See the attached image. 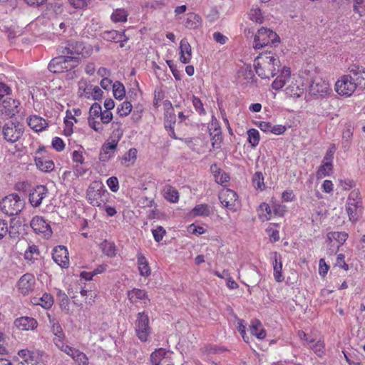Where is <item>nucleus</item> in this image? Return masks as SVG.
I'll use <instances>...</instances> for the list:
<instances>
[{
  "instance_id": "64",
  "label": "nucleus",
  "mask_w": 365,
  "mask_h": 365,
  "mask_svg": "<svg viewBox=\"0 0 365 365\" xmlns=\"http://www.w3.org/2000/svg\"><path fill=\"white\" fill-rule=\"evenodd\" d=\"M101 121L103 124H108L110 122H111L113 119V114L110 112V110H105L104 111L102 110V114L100 115Z\"/></svg>"
},
{
  "instance_id": "41",
  "label": "nucleus",
  "mask_w": 365,
  "mask_h": 365,
  "mask_svg": "<svg viewBox=\"0 0 365 365\" xmlns=\"http://www.w3.org/2000/svg\"><path fill=\"white\" fill-rule=\"evenodd\" d=\"M101 248L102 252L108 257H112L115 256V246L114 243L104 240L101 244Z\"/></svg>"
},
{
  "instance_id": "4",
  "label": "nucleus",
  "mask_w": 365,
  "mask_h": 365,
  "mask_svg": "<svg viewBox=\"0 0 365 365\" xmlns=\"http://www.w3.org/2000/svg\"><path fill=\"white\" fill-rule=\"evenodd\" d=\"M86 197L91 205L101 207L108 202L109 192L101 182H93L87 190Z\"/></svg>"
},
{
  "instance_id": "35",
  "label": "nucleus",
  "mask_w": 365,
  "mask_h": 365,
  "mask_svg": "<svg viewBox=\"0 0 365 365\" xmlns=\"http://www.w3.org/2000/svg\"><path fill=\"white\" fill-rule=\"evenodd\" d=\"M190 214L193 217L203 216L207 217L211 214L210 207L207 204H200L194 207L191 210Z\"/></svg>"
},
{
  "instance_id": "48",
  "label": "nucleus",
  "mask_w": 365,
  "mask_h": 365,
  "mask_svg": "<svg viewBox=\"0 0 365 365\" xmlns=\"http://www.w3.org/2000/svg\"><path fill=\"white\" fill-rule=\"evenodd\" d=\"M132 104L129 101L123 102L117 108L120 116H127L132 110Z\"/></svg>"
},
{
  "instance_id": "2",
  "label": "nucleus",
  "mask_w": 365,
  "mask_h": 365,
  "mask_svg": "<svg viewBox=\"0 0 365 365\" xmlns=\"http://www.w3.org/2000/svg\"><path fill=\"white\" fill-rule=\"evenodd\" d=\"M58 51L67 58L72 56L76 58V61H72L78 65L82 58H86L91 55L92 48L90 46H86L83 42L71 40L61 46Z\"/></svg>"
},
{
  "instance_id": "58",
  "label": "nucleus",
  "mask_w": 365,
  "mask_h": 365,
  "mask_svg": "<svg viewBox=\"0 0 365 365\" xmlns=\"http://www.w3.org/2000/svg\"><path fill=\"white\" fill-rule=\"evenodd\" d=\"M250 19L256 23L261 24L263 20L262 11L259 8L252 9L250 13Z\"/></svg>"
},
{
  "instance_id": "14",
  "label": "nucleus",
  "mask_w": 365,
  "mask_h": 365,
  "mask_svg": "<svg viewBox=\"0 0 365 365\" xmlns=\"http://www.w3.org/2000/svg\"><path fill=\"white\" fill-rule=\"evenodd\" d=\"M52 258L62 268H66L69 264V257L67 248L59 245L53 248Z\"/></svg>"
},
{
  "instance_id": "13",
  "label": "nucleus",
  "mask_w": 365,
  "mask_h": 365,
  "mask_svg": "<svg viewBox=\"0 0 365 365\" xmlns=\"http://www.w3.org/2000/svg\"><path fill=\"white\" fill-rule=\"evenodd\" d=\"M44 146L39 147L36 151L35 163L36 167L43 172H51L54 169L53 162L44 155H41L45 152Z\"/></svg>"
},
{
  "instance_id": "20",
  "label": "nucleus",
  "mask_w": 365,
  "mask_h": 365,
  "mask_svg": "<svg viewBox=\"0 0 365 365\" xmlns=\"http://www.w3.org/2000/svg\"><path fill=\"white\" fill-rule=\"evenodd\" d=\"M346 212L349 215V220L352 222H356L361 217L363 212L362 202H346Z\"/></svg>"
},
{
  "instance_id": "32",
  "label": "nucleus",
  "mask_w": 365,
  "mask_h": 365,
  "mask_svg": "<svg viewBox=\"0 0 365 365\" xmlns=\"http://www.w3.org/2000/svg\"><path fill=\"white\" fill-rule=\"evenodd\" d=\"M347 237L348 235L345 232H330L327 234V240L330 244L334 240L338 243L336 245L337 249L345 242Z\"/></svg>"
},
{
  "instance_id": "3",
  "label": "nucleus",
  "mask_w": 365,
  "mask_h": 365,
  "mask_svg": "<svg viewBox=\"0 0 365 365\" xmlns=\"http://www.w3.org/2000/svg\"><path fill=\"white\" fill-rule=\"evenodd\" d=\"M76 58H67L66 56H61L53 58L48 63V70L55 73H61L66 72L67 79H73L77 76L76 71L73 69L78 66L72 61H76Z\"/></svg>"
},
{
  "instance_id": "37",
  "label": "nucleus",
  "mask_w": 365,
  "mask_h": 365,
  "mask_svg": "<svg viewBox=\"0 0 365 365\" xmlns=\"http://www.w3.org/2000/svg\"><path fill=\"white\" fill-rule=\"evenodd\" d=\"M128 16V13L124 9H117L113 12L110 19L115 23L125 22L127 21Z\"/></svg>"
},
{
  "instance_id": "42",
  "label": "nucleus",
  "mask_w": 365,
  "mask_h": 365,
  "mask_svg": "<svg viewBox=\"0 0 365 365\" xmlns=\"http://www.w3.org/2000/svg\"><path fill=\"white\" fill-rule=\"evenodd\" d=\"M259 133L257 129L251 128L247 130V140L252 148H255L259 142Z\"/></svg>"
},
{
  "instance_id": "6",
  "label": "nucleus",
  "mask_w": 365,
  "mask_h": 365,
  "mask_svg": "<svg viewBox=\"0 0 365 365\" xmlns=\"http://www.w3.org/2000/svg\"><path fill=\"white\" fill-rule=\"evenodd\" d=\"M25 202L19 195L13 193L4 197L0 202L1 210L9 216L18 215L24 208Z\"/></svg>"
},
{
  "instance_id": "49",
  "label": "nucleus",
  "mask_w": 365,
  "mask_h": 365,
  "mask_svg": "<svg viewBox=\"0 0 365 365\" xmlns=\"http://www.w3.org/2000/svg\"><path fill=\"white\" fill-rule=\"evenodd\" d=\"M254 187L262 190L264 187V177L261 172H256L252 177Z\"/></svg>"
},
{
  "instance_id": "8",
  "label": "nucleus",
  "mask_w": 365,
  "mask_h": 365,
  "mask_svg": "<svg viewBox=\"0 0 365 365\" xmlns=\"http://www.w3.org/2000/svg\"><path fill=\"white\" fill-rule=\"evenodd\" d=\"M137 336L141 341H146L150 334L149 318L144 312H139L135 323Z\"/></svg>"
},
{
  "instance_id": "54",
  "label": "nucleus",
  "mask_w": 365,
  "mask_h": 365,
  "mask_svg": "<svg viewBox=\"0 0 365 365\" xmlns=\"http://www.w3.org/2000/svg\"><path fill=\"white\" fill-rule=\"evenodd\" d=\"M92 87H93L92 85L87 84V83L85 81L80 82L79 83V89H78L79 90L78 91L79 96H85L86 97L89 98L88 95L91 92Z\"/></svg>"
},
{
  "instance_id": "19",
  "label": "nucleus",
  "mask_w": 365,
  "mask_h": 365,
  "mask_svg": "<svg viewBox=\"0 0 365 365\" xmlns=\"http://www.w3.org/2000/svg\"><path fill=\"white\" fill-rule=\"evenodd\" d=\"M48 189L45 185H38L29 194V202L34 207H38L46 197Z\"/></svg>"
},
{
  "instance_id": "34",
  "label": "nucleus",
  "mask_w": 365,
  "mask_h": 365,
  "mask_svg": "<svg viewBox=\"0 0 365 365\" xmlns=\"http://www.w3.org/2000/svg\"><path fill=\"white\" fill-rule=\"evenodd\" d=\"M48 318L49 322L51 324V331L55 336L53 338L54 344H56L57 339L63 340L65 335L60 324L55 319H51L50 316H48Z\"/></svg>"
},
{
  "instance_id": "23",
  "label": "nucleus",
  "mask_w": 365,
  "mask_h": 365,
  "mask_svg": "<svg viewBox=\"0 0 365 365\" xmlns=\"http://www.w3.org/2000/svg\"><path fill=\"white\" fill-rule=\"evenodd\" d=\"M116 149L117 147L113 144L112 145L106 141L101 148L98 156L99 160L103 163L108 162L113 158Z\"/></svg>"
},
{
  "instance_id": "25",
  "label": "nucleus",
  "mask_w": 365,
  "mask_h": 365,
  "mask_svg": "<svg viewBox=\"0 0 365 365\" xmlns=\"http://www.w3.org/2000/svg\"><path fill=\"white\" fill-rule=\"evenodd\" d=\"M15 326L22 330H29L35 329L37 325V321L32 317H22L14 321Z\"/></svg>"
},
{
  "instance_id": "30",
  "label": "nucleus",
  "mask_w": 365,
  "mask_h": 365,
  "mask_svg": "<svg viewBox=\"0 0 365 365\" xmlns=\"http://www.w3.org/2000/svg\"><path fill=\"white\" fill-rule=\"evenodd\" d=\"M354 127L351 123H346L345 128L342 133L341 145L343 149L346 151L349 149L351 144Z\"/></svg>"
},
{
  "instance_id": "44",
  "label": "nucleus",
  "mask_w": 365,
  "mask_h": 365,
  "mask_svg": "<svg viewBox=\"0 0 365 365\" xmlns=\"http://www.w3.org/2000/svg\"><path fill=\"white\" fill-rule=\"evenodd\" d=\"M55 344L59 349H61L62 351H63L68 356H71L72 358L73 357L77 350L68 345L65 344L63 340H61L59 339H57V341H56Z\"/></svg>"
},
{
  "instance_id": "59",
  "label": "nucleus",
  "mask_w": 365,
  "mask_h": 365,
  "mask_svg": "<svg viewBox=\"0 0 365 365\" xmlns=\"http://www.w3.org/2000/svg\"><path fill=\"white\" fill-rule=\"evenodd\" d=\"M73 359L79 364L88 365V358L84 353L79 350H76Z\"/></svg>"
},
{
  "instance_id": "57",
  "label": "nucleus",
  "mask_w": 365,
  "mask_h": 365,
  "mask_svg": "<svg viewBox=\"0 0 365 365\" xmlns=\"http://www.w3.org/2000/svg\"><path fill=\"white\" fill-rule=\"evenodd\" d=\"M354 12L359 14L360 16H365V0H355L354 4Z\"/></svg>"
},
{
  "instance_id": "63",
  "label": "nucleus",
  "mask_w": 365,
  "mask_h": 365,
  "mask_svg": "<svg viewBox=\"0 0 365 365\" xmlns=\"http://www.w3.org/2000/svg\"><path fill=\"white\" fill-rule=\"evenodd\" d=\"M52 147L57 151H62L65 148L63 140L58 137H55L52 140Z\"/></svg>"
},
{
  "instance_id": "1",
  "label": "nucleus",
  "mask_w": 365,
  "mask_h": 365,
  "mask_svg": "<svg viewBox=\"0 0 365 365\" xmlns=\"http://www.w3.org/2000/svg\"><path fill=\"white\" fill-rule=\"evenodd\" d=\"M257 74L262 78H269L276 76L280 69V61L271 51L266 50L259 53L255 60Z\"/></svg>"
},
{
  "instance_id": "38",
  "label": "nucleus",
  "mask_w": 365,
  "mask_h": 365,
  "mask_svg": "<svg viewBox=\"0 0 365 365\" xmlns=\"http://www.w3.org/2000/svg\"><path fill=\"white\" fill-rule=\"evenodd\" d=\"M166 351L165 349L162 348L155 349V351L150 354V360L151 364L153 365H160L162 359H164Z\"/></svg>"
},
{
  "instance_id": "27",
  "label": "nucleus",
  "mask_w": 365,
  "mask_h": 365,
  "mask_svg": "<svg viewBox=\"0 0 365 365\" xmlns=\"http://www.w3.org/2000/svg\"><path fill=\"white\" fill-rule=\"evenodd\" d=\"M180 60L182 63H188L192 57V50L190 43L186 38L181 40L180 43Z\"/></svg>"
},
{
  "instance_id": "21",
  "label": "nucleus",
  "mask_w": 365,
  "mask_h": 365,
  "mask_svg": "<svg viewBox=\"0 0 365 365\" xmlns=\"http://www.w3.org/2000/svg\"><path fill=\"white\" fill-rule=\"evenodd\" d=\"M102 37L108 41L120 42V47H123V42L127 41L128 39L125 34V31L122 32L115 30L106 31L102 34Z\"/></svg>"
},
{
  "instance_id": "47",
  "label": "nucleus",
  "mask_w": 365,
  "mask_h": 365,
  "mask_svg": "<svg viewBox=\"0 0 365 365\" xmlns=\"http://www.w3.org/2000/svg\"><path fill=\"white\" fill-rule=\"evenodd\" d=\"M113 95L116 99H121L125 94V87L119 81H115L113 85Z\"/></svg>"
},
{
  "instance_id": "26",
  "label": "nucleus",
  "mask_w": 365,
  "mask_h": 365,
  "mask_svg": "<svg viewBox=\"0 0 365 365\" xmlns=\"http://www.w3.org/2000/svg\"><path fill=\"white\" fill-rule=\"evenodd\" d=\"M184 25L188 29H197L202 26V18L195 13H188L184 19Z\"/></svg>"
},
{
  "instance_id": "51",
  "label": "nucleus",
  "mask_w": 365,
  "mask_h": 365,
  "mask_svg": "<svg viewBox=\"0 0 365 365\" xmlns=\"http://www.w3.org/2000/svg\"><path fill=\"white\" fill-rule=\"evenodd\" d=\"M308 344L309 345V347L318 355L320 356L323 353L324 346L322 341H314V340L310 339Z\"/></svg>"
},
{
  "instance_id": "43",
  "label": "nucleus",
  "mask_w": 365,
  "mask_h": 365,
  "mask_svg": "<svg viewBox=\"0 0 365 365\" xmlns=\"http://www.w3.org/2000/svg\"><path fill=\"white\" fill-rule=\"evenodd\" d=\"M304 89L299 86L298 85L294 84L292 83V84L289 85L286 89L285 92L286 94L290 97H299L303 93Z\"/></svg>"
},
{
  "instance_id": "39",
  "label": "nucleus",
  "mask_w": 365,
  "mask_h": 365,
  "mask_svg": "<svg viewBox=\"0 0 365 365\" xmlns=\"http://www.w3.org/2000/svg\"><path fill=\"white\" fill-rule=\"evenodd\" d=\"M40 252L38 248L36 245L29 246L28 250L25 252L24 258L26 260L31 262L33 263L34 259H37L39 256Z\"/></svg>"
},
{
  "instance_id": "29",
  "label": "nucleus",
  "mask_w": 365,
  "mask_h": 365,
  "mask_svg": "<svg viewBox=\"0 0 365 365\" xmlns=\"http://www.w3.org/2000/svg\"><path fill=\"white\" fill-rule=\"evenodd\" d=\"M139 273L142 277H148L151 274L150 267L145 257L140 252L137 255Z\"/></svg>"
},
{
  "instance_id": "50",
  "label": "nucleus",
  "mask_w": 365,
  "mask_h": 365,
  "mask_svg": "<svg viewBox=\"0 0 365 365\" xmlns=\"http://www.w3.org/2000/svg\"><path fill=\"white\" fill-rule=\"evenodd\" d=\"M101 114H102V108L101 105L98 103H94L89 109V116L88 118L96 119V118L100 117Z\"/></svg>"
},
{
  "instance_id": "28",
  "label": "nucleus",
  "mask_w": 365,
  "mask_h": 365,
  "mask_svg": "<svg viewBox=\"0 0 365 365\" xmlns=\"http://www.w3.org/2000/svg\"><path fill=\"white\" fill-rule=\"evenodd\" d=\"M290 77V68L284 67L281 74L279 75L276 79L272 82V87L273 89L277 91L282 88L286 83L287 81Z\"/></svg>"
},
{
  "instance_id": "15",
  "label": "nucleus",
  "mask_w": 365,
  "mask_h": 365,
  "mask_svg": "<svg viewBox=\"0 0 365 365\" xmlns=\"http://www.w3.org/2000/svg\"><path fill=\"white\" fill-rule=\"evenodd\" d=\"M349 74L356 88L361 90L365 88V68L363 66L353 65L349 68Z\"/></svg>"
},
{
  "instance_id": "40",
  "label": "nucleus",
  "mask_w": 365,
  "mask_h": 365,
  "mask_svg": "<svg viewBox=\"0 0 365 365\" xmlns=\"http://www.w3.org/2000/svg\"><path fill=\"white\" fill-rule=\"evenodd\" d=\"M332 170V162L322 160V165L319 166L317 171V177L322 178L327 175H329Z\"/></svg>"
},
{
  "instance_id": "18",
  "label": "nucleus",
  "mask_w": 365,
  "mask_h": 365,
  "mask_svg": "<svg viewBox=\"0 0 365 365\" xmlns=\"http://www.w3.org/2000/svg\"><path fill=\"white\" fill-rule=\"evenodd\" d=\"M251 66L240 68L237 71V81L242 85L253 84L256 81Z\"/></svg>"
},
{
  "instance_id": "55",
  "label": "nucleus",
  "mask_w": 365,
  "mask_h": 365,
  "mask_svg": "<svg viewBox=\"0 0 365 365\" xmlns=\"http://www.w3.org/2000/svg\"><path fill=\"white\" fill-rule=\"evenodd\" d=\"M67 26L65 22H59L58 20L52 23V28L54 33L58 35L63 34L66 31Z\"/></svg>"
},
{
  "instance_id": "60",
  "label": "nucleus",
  "mask_w": 365,
  "mask_h": 365,
  "mask_svg": "<svg viewBox=\"0 0 365 365\" xmlns=\"http://www.w3.org/2000/svg\"><path fill=\"white\" fill-rule=\"evenodd\" d=\"M152 233L155 240L157 242H160L163 240L166 232L162 226H158L155 229L152 230Z\"/></svg>"
},
{
  "instance_id": "36",
  "label": "nucleus",
  "mask_w": 365,
  "mask_h": 365,
  "mask_svg": "<svg viewBox=\"0 0 365 365\" xmlns=\"http://www.w3.org/2000/svg\"><path fill=\"white\" fill-rule=\"evenodd\" d=\"M53 303V299L52 296L46 293L38 299H34V304H38L45 309H49L50 307H51Z\"/></svg>"
},
{
  "instance_id": "5",
  "label": "nucleus",
  "mask_w": 365,
  "mask_h": 365,
  "mask_svg": "<svg viewBox=\"0 0 365 365\" xmlns=\"http://www.w3.org/2000/svg\"><path fill=\"white\" fill-rule=\"evenodd\" d=\"M279 36L273 31L262 27L255 36L253 47L259 49L265 47L277 46L279 43Z\"/></svg>"
},
{
  "instance_id": "33",
  "label": "nucleus",
  "mask_w": 365,
  "mask_h": 365,
  "mask_svg": "<svg viewBox=\"0 0 365 365\" xmlns=\"http://www.w3.org/2000/svg\"><path fill=\"white\" fill-rule=\"evenodd\" d=\"M250 331L252 335L256 336L259 339H263L266 336L265 330L262 327V323L258 320L252 322Z\"/></svg>"
},
{
  "instance_id": "56",
  "label": "nucleus",
  "mask_w": 365,
  "mask_h": 365,
  "mask_svg": "<svg viewBox=\"0 0 365 365\" xmlns=\"http://www.w3.org/2000/svg\"><path fill=\"white\" fill-rule=\"evenodd\" d=\"M211 136V141H212V146L213 148H219L220 147V144L222 140V132L218 131L216 133H213L212 131H211V133L210 134Z\"/></svg>"
},
{
  "instance_id": "12",
  "label": "nucleus",
  "mask_w": 365,
  "mask_h": 365,
  "mask_svg": "<svg viewBox=\"0 0 365 365\" xmlns=\"http://www.w3.org/2000/svg\"><path fill=\"white\" fill-rule=\"evenodd\" d=\"M30 226L36 234L43 235L46 237H49L52 234L50 225L41 216L34 217L30 222Z\"/></svg>"
},
{
  "instance_id": "17",
  "label": "nucleus",
  "mask_w": 365,
  "mask_h": 365,
  "mask_svg": "<svg viewBox=\"0 0 365 365\" xmlns=\"http://www.w3.org/2000/svg\"><path fill=\"white\" fill-rule=\"evenodd\" d=\"M35 277L33 274L26 273L24 274L18 282L19 291L24 295L29 294L34 288Z\"/></svg>"
},
{
  "instance_id": "11",
  "label": "nucleus",
  "mask_w": 365,
  "mask_h": 365,
  "mask_svg": "<svg viewBox=\"0 0 365 365\" xmlns=\"http://www.w3.org/2000/svg\"><path fill=\"white\" fill-rule=\"evenodd\" d=\"M331 91L329 82L321 78H315L309 85L310 95L317 98L322 97Z\"/></svg>"
},
{
  "instance_id": "52",
  "label": "nucleus",
  "mask_w": 365,
  "mask_h": 365,
  "mask_svg": "<svg viewBox=\"0 0 365 365\" xmlns=\"http://www.w3.org/2000/svg\"><path fill=\"white\" fill-rule=\"evenodd\" d=\"M137 150L134 148H130L128 152H126L122 158L123 164H125L128 162L134 163L135 160L137 158Z\"/></svg>"
},
{
  "instance_id": "22",
  "label": "nucleus",
  "mask_w": 365,
  "mask_h": 365,
  "mask_svg": "<svg viewBox=\"0 0 365 365\" xmlns=\"http://www.w3.org/2000/svg\"><path fill=\"white\" fill-rule=\"evenodd\" d=\"M271 259L273 261L274 277L277 282H282L284 280V277L282 274V262L280 255L274 252L271 253Z\"/></svg>"
},
{
  "instance_id": "16",
  "label": "nucleus",
  "mask_w": 365,
  "mask_h": 365,
  "mask_svg": "<svg viewBox=\"0 0 365 365\" xmlns=\"http://www.w3.org/2000/svg\"><path fill=\"white\" fill-rule=\"evenodd\" d=\"M19 105L20 103L18 101L6 96L2 101L1 111L2 114L8 117H12L19 113Z\"/></svg>"
},
{
  "instance_id": "7",
  "label": "nucleus",
  "mask_w": 365,
  "mask_h": 365,
  "mask_svg": "<svg viewBox=\"0 0 365 365\" xmlns=\"http://www.w3.org/2000/svg\"><path fill=\"white\" fill-rule=\"evenodd\" d=\"M24 126L19 123H6L2 128V134L6 141L9 143L17 142L24 133Z\"/></svg>"
},
{
  "instance_id": "9",
  "label": "nucleus",
  "mask_w": 365,
  "mask_h": 365,
  "mask_svg": "<svg viewBox=\"0 0 365 365\" xmlns=\"http://www.w3.org/2000/svg\"><path fill=\"white\" fill-rule=\"evenodd\" d=\"M350 74L344 75L335 83V90L340 96H350L357 88Z\"/></svg>"
},
{
  "instance_id": "10",
  "label": "nucleus",
  "mask_w": 365,
  "mask_h": 365,
  "mask_svg": "<svg viewBox=\"0 0 365 365\" xmlns=\"http://www.w3.org/2000/svg\"><path fill=\"white\" fill-rule=\"evenodd\" d=\"M219 199L222 205L227 209L235 212L240 207L237 194L232 190L226 189L220 192Z\"/></svg>"
},
{
  "instance_id": "62",
  "label": "nucleus",
  "mask_w": 365,
  "mask_h": 365,
  "mask_svg": "<svg viewBox=\"0 0 365 365\" xmlns=\"http://www.w3.org/2000/svg\"><path fill=\"white\" fill-rule=\"evenodd\" d=\"M107 185L112 192H117L119 189L118 180L116 177L112 176L107 180Z\"/></svg>"
},
{
  "instance_id": "46",
  "label": "nucleus",
  "mask_w": 365,
  "mask_h": 365,
  "mask_svg": "<svg viewBox=\"0 0 365 365\" xmlns=\"http://www.w3.org/2000/svg\"><path fill=\"white\" fill-rule=\"evenodd\" d=\"M123 135V129H113V132L108 140L106 142L113 144L115 147L118 146V142L121 139Z\"/></svg>"
},
{
  "instance_id": "45",
  "label": "nucleus",
  "mask_w": 365,
  "mask_h": 365,
  "mask_svg": "<svg viewBox=\"0 0 365 365\" xmlns=\"http://www.w3.org/2000/svg\"><path fill=\"white\" fill-rule=\"evenodd\" d=\"M165 197L170 202H177L179 199V194L177 190L169 186L165 190Z\"/></svg>"
},
{
  "instance_id": "24",
  "label": "nucleus",
  "mask_w": 365,
  "mask_h": 365,
  "mask_svg": "<svg viewBox=\"0 0 365 365\" xmlns=\"http://www.w3.org/2000/svg\"><path fill=\"white\" fill-rule=\"evenodd\" d=\"M27 123L29 127L36 132H40L45 130L48 124L47 121L36 115H31L27 119Z\"/></svg>"
},
{
  "instance_id": "31",
  "label": "nucleus",
  "mask_w": 365,
  "mask_h": 365,
  "mask_svg": "<svg viewBox=\"0 0 365 365\" xmlns=\"http://www.w3.org/2000/svg\"><path fill=\"white\" fill-rule=\"evenodd\" d=\"M127 294L131 303H135L138 300H149L146 292L143 289L134 288L128 291Z\"/></svg>"
},
{
  "instance_id": "53",
  "label": "nucleus",
  "mask_w": 365,
  "mask_h": 365,
  "mask_svg": "<svg viewBox=\"0 0 365 365\" xmlns=\"http://www.w3.org/2000/svg\"><path fill=\"white\" fill-rule=\"evenodd\" d=\"M192 102L195 110L199 113V115H202L206 114V110L204 108L203 103L199 98L193 96Z\"/></svg>"
},
{
  "instance_id": "61",
  "label": "nucleus",
  "mask_w": 365,
  "mask_h": 365,
  "mask_svg": "<svg viewBox=\"0 0 365 365\" xmlns=\"http://www.w3.org/2000/svg\"><path fill=\"white\" fill-rule=\"evenodd\" d=\"M58 298L60 301V307L63 309H68L69 299L68 296L63 293L61 291H59L58 293Z\"/></svg>"
}]
</instances>
